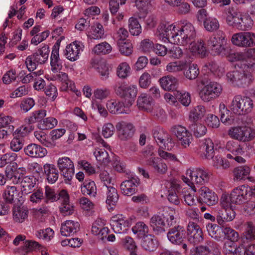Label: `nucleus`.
Wrapping results in <instances>:
<instances>
[{"label":"nucleus","instance_id":"nucleus-42","mask_svg":"<svg viewBox=\"0 0 255 255\" xmlns=\"http://www.w3.org/2000/svg\"><path fill=\"white\" fill-rule=\"evenodd\" d=\"M46 116V111L45 110L35 111L31 113L28 118L25 119L24 123L33 125V124L41 120Z\"/></svg>","mask_w":255,"mask_h":255},{"label":"nucleus","instance_id":"nucleus-27","mask_svg":"<svg viewBox=\"0 0 255 255\" xmlns=\"http://www.w3.org/2000/svg\"><path fill=\"white\" fill-rule=\"evenodd\" d=\"M200 152L201 156L203 159H210L213 157L215 154L214 145L210 139H205L204 142L200 145Z\"/></svg>","mask_w":255,"mask_h":255},{"label":"nucleus","instance_id":"nucleus-38","mask_svg":"<svg viewBox=\"0 0 255 255\" xmlns=\"http://www.w3.org/2000/svg\"><path fill=\"white\" fill-rule=\"evenodd\" d=\"M161 87L166 91L174 92L175 89V78L171 75L163 77L159 79Z\"/></svg>","mask_w":255,"mask_h":255},{"label":"nucleus","instance_id":"nucleus-19","mask_svg":"<svg viewBox=\"0 0 255 255\" xmlns=\"http://www.w3.org/2000/svg\"><path fill=\"white\" fill-rule=\"evenodd\" d=\"M24 151L26 155L32 158H42L47 153L46 148L35 143L28 144L24 148Z\"/></svg>","mask_w":255,"mask_h":255},{"label":"nucleus","instance_id":"nucleus-58","mask_svg":"<svg viewBox=\"0 0 255 255\" xmlns=\"http://www.w3.org/2000/svg\"><path fill=\"white\" fill-rule=\"evenodd\" d=\"M35 235L39 239L49 241L53 237L54 231L51 229L48 228L44 230L37 231Z\"/></svg>","mask_w":255,"mask_h":255},{"label":"nucleus","instance_id":"nucleus-34","mask_svg":"<svg viewBox=\"0 0 255 255\" xmlns=\"http://www.w3.org/2000/svg\"><path fill=\"white\" fill-rule=\"evenodd\" d=\"M43 169L48 182L51 184L55 183L59 176L58 171L55 166L53 164H45L43 166Z\"/></svg>","mask_w":255,"mask_h":255},{"label":"nucleus","instance_id":"nucleus-45","mask_svg":"<svg viewBox=\"0 0 255 255\" xmlns=\"http://www.w3.org/2000/svg\"><path fill=\"white\" fill-rule=\"evenodd\" d=\"M104 30L103 25L99 22H96L92 26V30L89 34L91 39H100L103 38Z\"/></svg>","mask_w":255,"mask_h":255},{"label":"nucleus","instance_id":"nucleus-57","mask_svg":"<svg viewBox=\"0 0 255 255\" xmlns=\"http://www.w3.org/2000/svg\"><path fill=\"white\" fill-rule=\"evenodd\" d=\"M58 124L57 120L53 117L44 119L40 123V128L43 130L50 129L55 128Z\"/></svg>","mask_w":255,"mask_h":255},{"label":"nucleus","instance_id":"nucleus-50","mask_svg":"<svg viewBox=\"0 0 255 255\" xmlns=\"http://www.w3.org/2000/svg\"><path fill=\"white\" fill-rule=\"evenodd\" d=\"M229 14L226 17V21L228 25L239 29L240 23V14L237 12H232L229 9Z\"/></svg>","mask_w":255,"mask_h":255},{"label":"nucleus","instance_id":"nucleus-49","mask_svg":"<svg viewBox=\"0 0 255 255\" xmlns=\"http://www.w3.org/2000/svg\"><path fill=\"white\" fill-rule=\"evenodd\" d=\"M17 158V154L9 152L2 154L0 157V167H3L7 164L12 165Z\"/></svg>","mask_w":255,"mask_h":255},{"label":"nucleus","instance_id":"nucleus-40","mask_svg":"<svg viewBox=\"0 0 255 255\" xmlns=\"http://www.w3.org/2000/svg\"><path fill=\"white\" fill-rule=\"evenodd\" d=\"M34 128V127L33 125L24 123V125L19 127L14 131L12 135L13 136L23 139V137L26 136L30 132L33 130Z\"/></svg>","mask_w":255,"mask_h":255},{"label":"nucleus","instance_id":"nucleus-33","mask_svg":"<svg viewBox=\"0 0 255 255\" xmlns=\"http://www.w3.org/2000/svg\"><path fill=\"white\" fill-rule=\"evenodd\" d=\"M206 113L205 107L202 105L194 107L189 113V120L191 123L199 122Z\"/></svg>","mask_w":255,"mask_h":255},{"label":"nucleus","instance_id":"nucleus-48","mask_svg":"<svg viewBox=\"0 0 255 255\" xmlns=\"http://www.w3.org/2000/svg\"><path fill=\"white\" fill-rule=\"evenodd\" d=\"M107 108L110 113L114 114H122L124 112L123 104L116 100H111L107 103Z\"/></svg>","mask_w":255,"mask_h":255},{"label":"nucleus","instance_id":"nucleus-3","mask_svg":"<svg viewBox=\"0 0 255 255\" xmlns=\"http://www.w3.org/2000/svg\"><path fill=\"white\" fill-rule=\"evenodd\" d=\"M220 204L221 208L218 212L216 219L220 225H223L225 222L232 221L235 218L236 214L227 195H222Z\"/></svg>","mask_w":255,"mask_h":255},{"label":"nucleus","instance_id":"nucleus-31","mask_svg":"<svg viewBox=\"0 0 255 255\" xmlns=\"http://www.w3.org/2000/svg\"><path fill=\"white\" fill-rule=\"evenodd\" d=\"M142 238L141 245L145 250L152 252L157 248L158 242L154 236L148 234Z\"/></svg>","mask_w":255,"mask_h":255},{"label":"nucleus","instance_id":"nucleus-47","mask_svg":"<svg viewBox=\"0 0 255 255\" xmlns=\"http://www.w3.org/2000/svg\"><path fill=\"white\" fill-rule=\"evenodd\" d=\"M178 31L183 32V35L188 39L193 38L195 35V30L193 25L190 23H187L185 25L178 24Z\"/></svg>","mask_w":255,"mask_h":255},{"label":"nucleus","instance_id":"nucleus-25","mask_svg":"<svg viewBox=\"0 0 255 255\" xmlns=\"http://www.w3.org/2000/svg\"><path fill=\"white\" fill-rule=\"evenodd\" d=\"M91 67L99 73L101 79L105 80L109 77V70L106 63L99 59H93L91 61Z\"/></svg>","mask_w":255,"mask_h":255},{"label":"nucleus","instance_id":"nucleus-62","mask_svg":"<svg viewBox=\"0 0 255 255\" xmlns=\"http://www.w3.org/2000/svg\"><path fill=\"white\" fill-rule=\"evenodd\" d=\"M205 28L210 32L217 30L219 27V23L215 18H208L204 21Z\"/></svg>","mask_w":255,"mask_h":255},{"label":"nucleus","instance_id":"nucleus-4","mask_svg":"<svg viewBox=\"0 0 255 255\" xmlns=\"http://www.w3.org/2000/svg\"><path fill=\"white\" fill-rule=\"evenodd\" d=\"M228 134L232 138L242 142L250 141L255 137V132L247 125L231 128Z\"/></svg>","mask_w":255,"mask_h":255},{"label":"nucleus","instance_id":"nucleus-54","mask_svg":"<svg viewBox=\"0 0 255 255\" xmlns=\"http://www.w3.org/2000/svg\"><path fill=\"white\" fill-rule=\"evenodd\" d=\"M130 68L127 62H122L117 67V74L119 77L125 79L130 73Z\"/></svg>","mask_w":255,"mask_h":255},{"label":"nucleus","instance_id":"nucleus-52","mask_svg":"<svg viewBox=\"0 0 255 255\" xmlns=\"http://www.w3.org/2000/svg\"><path fill=\"white\" fill-rule=\"evenodd\" d=\"M188 69L184 71L183 74L186 78L193 80L196 79L199 74V69L197 64L189 63Z\"/></svg>","mask_w":255,"mask_h":255},{"label":"nucleus","instance_id":"nucleus-17","mask_svg":"<svg viewBox=\"0 0 255 255\" xmlns=\"http://www.w3.org/2000/svg\"><path fill=\"white\" fill-rule=\"evenodd\" d=\"M116 128L119 133V136L122 140H126L132 136L134 132V128L130 124L125 122L118 123Z\"/></svg>","mask_w":255,"mask_h":255},{"label":"nucleus","instance_id":"nucleus-21","mask_svg":"<svg viewBox=\"0 0 255 255\" xmlns=\"http://www.w3.org/2000/svg\"><path fill=\"white\" fill-rule=\"evenodd\" d=\"M176 138L178 144L186 148L191 143L192 135L185 127L179 125L176 127Z\"/></svg>","mask_w":255,"mask_h":255},{"label":"nucleus","instance_id":"nucleus-9","mask_svg":"<svg viewBox=\"0 0 255 255\" xmlns=\"http://www.w3.org/2000/svg\"><path fill=\"white\" fill-rule=\"evenodd\" d=\"M110 224L115 233L125 234L131 225V220L122 214H118L112 217Z\"/></svg>","mask_w":255,"mask_h":255},{"label":"nucleus","instance_id":"nucleus-60","mask_svg":"<svg viewBox=\"0 0 255 255\" xmlns=\"http://www.w3.org/2000/svg\"><path fill=\"white\" fill-rule=\"evenodd\" d=\"M96 159L100 162L107 163L109 161L108 153L104 149L101 148L96 149L94 152Z\"/></svg>","mask_w":255,"mask_h":255},{"label":"nucleus","instance_id":"nucleus-61","mask_svg":"<svg viewBox=\"0 0 255 255\" xmlns=\"http://www.w3.org/2000/svg\"><path fill=\"white\" fill-rule=\"evenodd\" d=\"M34 135L37 140L46 147H52L53 143L48 138L47 135L42 131H35Z\"/></svg>","mask_w":255,"mask_h":255},{"label":"nucleus","instance_id":"nucleus-5","mask_svg":"<svg viewBox=\"0 0 255 255\" xmlns=\"http://www.w3.org/2000/svg\"><path fill=\"white\" fill-rule=\"evenodd\" d=\"M175 25L171 24L168 25L161 23L158 26L154 35L160 40L164 42H169L171 44H175Z\"/></svg>","mask_w":255,"mask_h":255},{"label":"nucleus","instance_id":"nucleus-6","mask_svg":"<svg viewBox=\"0 0 255 255\" xmlns=\"http://www.w3.org/2000/svg\"><path fill=\"white\" fill-rule=\"evenodd\" d=\"M22 162H24L23 159L21 162H19L18 164L14 162L12 165H8L5 169V176L14 184H18L21 179L20 176H22L26 173V169L23 166V164L21 163Z\"/></svg>","mask_w":255,"mask_h":255},{"label":"nucleus","instance_id":"nucleus-14","mask_svg":"<svg viewBox=\"0 0 255 255\" xmlns=\"http://www.w3.org/2000/svg\"><path fill=\"white\" fill-rule=\"evenodd\" d=\"M60 196L59 200L61 203L59 211L62 216H66L72 215L74 211V207L72 203L69 202V197L67 191L62 190L59 192Z\"/></svg>","mask_w":255,"mask_h":255},{"label":"nucleus","instance_id":"nucleus-2","mask_svg":"<svg viewBox=\"0 0 255 255\" xmlns=\"http://www.w3.org/2000/svg\"><path fill=\"white\" fill-rule=\"evenodd\" d=\"M253 106V102L250 98L238 95L234 98L231 109L235 114L245 115L252 111Z\"/></svg>","mask_w":255,"mask_h":255},{"label":"nucleus","instance_id":"nucleus-32","mask_svg":"<svg viewBox=\"0 0 255 255\" xmlns=\"http://www.w3.org/2000/svg\"><path fill=\"white\" fill-rule=\"evenodd\" d=\"M28 210L23 206H14L12 210L13 220L16 222L22 223L28 217Z\"/></svg>","mask_w":255,"mask_h":255},{"label":"nucleus","instance_id":"nucleus-37","mask_svg":"<svg viewBox=\"0 0 255 255\" xmlns=\"http://www.w3.org/2000/svg\"><path fill=\"white\" fill-rule=\"evenodd\" d=\"M82 194L95 197L97 194V187L95 183L91 180H86L81 187Z\"/></svg>","mask_w":255,"mask_h":255},{"label":"nucleus","instance_id":"nucleus-12","mask_svg":"<svg viewBox=\"0 0 255 255\" xmlns=\"http://www.w3.org/2000/svg\"><path fill=\"white\" fill-rule=\"evenodd\" d=\"M84 45L78 41H75L67 45L64 55L70 61H75L79 58L80 54L83 51Z\"/></svg>","mask_w":255,"mask_h":255},{"label":"nucleus","instance_id":"nucleus-29","mask_svg":"<svg viewBox=\"0 0 255 255\" xmlns=\"http://www.w3.org/2000/svg\"><path fill=\"white\" fill-rule=\"evenodd\" d=\"M190 176L192 182L200 184H203L208 182L210 178L209 173L201 168H197L195 171H191Z\"/></svg>","mask_w":255,"mask_h":255},{"label":"nucleus","instance_id":"nucleus-8","mask_svg":"<svg viewBox=\"0 0 255 255\" xmlns=\"http://www.w3.org/2000/svg\"><path fill=\"white\" fill-rule=\"evenodd\" d=\"M221 86L217 82L204 86L200 92V97L205 102H209L218 97L222 92Z\"/></svg>","mask_w":255,"mask_h":255},{"label":"nucleus","instance_id":"nucleus-51","mask_svg":"<svg viewBox=\"0 0 255 255\" xmlns=\"http://www.w3.org/2000/svg\"><path fill=\"white\" fill-rule=\"evenodd\" d=\"M112 50V46L105 41L96 45L92 51L97 54H107L110 53Z\"/></svg>","mask_w":255,"mask_h":255},{"label":"nucleus","instance_id":"nucleus-7","mask_svg":"<svg viewBox=\"0 0 255 255\" xmlns=\"http://www.w3.org/2000/svg\"><path fill=\"white\" fill-rule=\"evenodd\" d=\"M57 165L64 180L70 181L75 172L74 164L72 160L66 156L60 157L57 160Z\"/></svg>","mask_w":255,"mask_h":255},{"label":"nucleus","instance_id":"nucleus-64","mask_svg":"<svg viewBox=\"0 0 255 255\" xmlns=\"http://www.w3.org/2000/svg\"><path fill=\"white\" fill-rule=\"evenodd\" d=\"M24 143L23 139L13 136V138L10 143V148L13 151L18 152L22 148Z\"/></svg>","mask_w":255,"mask_h":255},{"label":"nucleus","instance_id":"nucleus-39","mask_svg":"<svg viewBox=\"0 0 255 255\" xmlns=\"http://www.w3.org/2000/svg\"><path fill=\"white\" fill-rule=\"evenodd\" d=\"M49 49L47 45L43 46L38 49L32 55L35 59L36 62L39 64L44 63L48 59L49 56Z\"/></svg>","mask_w":255,"mask_h":255},{"label":"nucleus","instance_id":"nucleus-56","mask_svg":"<svg viewBox=\"0 0 255 255\" xmlns=\"http://www.w3.org/2000/svg\"><path fill=\"white\" fill-rule=\"evenodd\" d=\"M45 202L47 203L49 201L51 202L56 201L59 200L60 196L59 193L57 194L53 189L48 186H46L45 187V194H44Z\"/></svg>","mask_w":255,"mask_h":255},{"label":"nucleus","instance_id":"nucleus-46","mask_svg":"<svg viewBox=\"0 0 255 255\" xmlns=\"http://www.w3.org/2000/svg\"><path fill=\"white\" fill-rule=\"evenodd\" d=\"M18 194L17 188L14 186L6 187L3 194L4 200L8 203H12Z\"/></svg>","mask_w":255,"mask_h":255},{"label":"nucleus","instance_id":"nucleus-26","mask_svg":"<svg viewBox=\"0 0 255 255\" xmlns=\"http://www.w3.org/2000/svg\"><path fill=\"white\" fill-rule=\"evenodd\" d=\"M103 190L106 193V202L113 210V206H115L119 201V196L117 190L112 186H103Z\"/></svg>","mask_w":255,"mask_h":255},{"label":"nucleus","instance_id":"nucleus-28","mask_svg":"<svg viewBox=\"0 0 255 255\" xmlns=\"http://www.w3.org/2000/svg\"><path fill=\"white\" fill-rule=\"evenodd\" d=\"M21 192L23 195H27L31 192L36 185V179L32 176H25L20 180Z\"/></svg>","mask_w":255,"mask_h":255},{"label":"nucleus","instance_id":"nucleus-44","mask_svg":"<svg viewBox=\"0 0 255 255\" xmlns=\"http://www.w3.org/2000/svg\"><path fill=\"white\" fill-rule=\"evenodd\" d=\"M189 128L196 137H200L205 135L207 130L205 126L199 122L191 123Z\"/></svg>","mask_w":255,"mask_h":255},{"label":"nucleus","instance_id":"nucleus-23","mask_svg":"<svg viewBox=\"0 0 255 255\" xmlns=\"http://www.w3.org/2000/svg\"><path fill=\"white\" fill-rule=\"evenodd\" d=\"M150 225L156 234L165 231V217L162 214H155L150 220Z\"/></svg>","mask_w":255,"mask_h":255},{"label":"nucleus","instance_id":"nucleus-16","mask_svg":"<svg viewBox=\"0 0 255 255\" xmlns=\"http://www.w3.org/2000/svg\"><path fill=\"white\" fill-rule=\"evenodd\" d=\"M60 41H57L52 47V50L50 56V65L51 70L54 73L60 71L62 68V62L60 59L59 50Z\"/></svg>","mask_w":255,"mask_h":255},{"label":"nucleus","instance_id":"nucleus-53","mask_svg":"<svg viewBox=\"0 0 255 255\" xmlns=\"http://www.w3.org/2000/svg\"><path fill=\"white\" fill-rule=\"evenodd\" d=\"M149 164L152 165L156 171L160 173H165L167 169L166 164L158 157L152 158L149 161Z\"/></svg>","mask_w":255,"mask_h":255},{"label":"nucleus","instance_id":"nucleus-10","mask_svg":"<svg viewBox=\"0 0 255 255\" xmlns=\"http://www.w3.org/2000/svg\"><path fill=\"white\" fill-rule=\"evenodd\" d=\"M232 42L238 46L252 47L255 44V34L249 32L236 33L232 36Z\"/></svg>","mask_w":255,"mask_h":255},{"label":"nucleus","instance_id":"nucleus-20","mask_svg":"<svg viewBox=\"0 0 255 255\" xmlns=\"http://www.w3.org/2000/svg\"><path fill=\"white\" fill-rule=\"evenodd\" d=\"M134 3L140 18L145 17L152 9V0H130Z\"/></svg>","mask_w":255,"mask_h":255},{"label":"nucleus","instance_id":"nucleus-11","mask_svg":"<svg viewBox=\"0 0 255 255\" xmlns=\"http://www.w3.org/2000/svg\"><path fill=\"white\" fill-rule=\"evenodd\" d=\"M187 235L185 226L180 225L176 227V254H186L187 250Z\"/></svg>","mask_w":255,"mask_h":255},{"label":"nucleus","instance_id":"nucleus-41","mask_svg":"<svg viewBox=\"0 0 255 255\" xmlns=\"http://www.w3.org/2000/svg\"><path fill=\"white\" fill-rule=\"evenodd\" d=\"M133 233L138 238H142L148 233V226L143 222H138L132 228Z\"/></svg>","mask_w":255,"mask_h":255},{"label":"nucleus","instance_id":"nucleus-36","mask_svg":"<svg viewBox=\"0 0 255 255\" xmlns=\"http://www.w3.org/2000/svg\"><path fill=\"white\" fill-rule=\"evenodd\" d=\"M152 99L146 94H142L138 97L137 101V105L139 108L151 112L152 110Z\"/></svg>","mask_w":255,"mask_h":255},{"label":"nucleus","instance_id":"nucleus-43","mask_svg":"<svg viewBox=\"0 0 255 255\" xmlns=\"http://www.w3.org/2000/svg\"><path fill=\"white\" fill-rule=\"evenodd\" d=\"M128 30L132 35L137 36L141 33V26L136 18L131 17L128 19Z\"/></svg>","mask_w":255,"mask_h":255},{"label":"nucleus","instance_id":"nucleus-18","mask_svg":"<svg viewBox=\"0 0 255 255\" xmlns=\"http://www.w3.org/2000/svg\"><path fill=\"white\" fill-rule=\"evenodd\" d=\"M189 240L194 244H198L203 240V232L200 226L194 222H190L188 226Z\"/></svg>","mask_w":255,"mask_h":255},{"label":"nucleus","instance_id":"nucleus-35","mask_svg":"<svg viewBox=\"0 0 255 255\" xmlns=\"http://www.w3.org/2000/svg\"><path fill=\"white\" fill-rule=\"evenodd\" d=\"M206 229L209 236L217 241L224 237V230L216 224L209 223L206 226Z\"/></svg>","mask_w":255,"mask_h":255},{"label":"nucleus","instance_id":"nucleus-63","mask_svg":"<svg viewBox=\"0 0 255 255\" xmlns=\"http://www.w3.org/2000/svg\"><path fill=\"white\" fill-rule=\"evenodd\" d=\"M211 50L215 55H221L226 56H228L230 51V48L228 47H225L223 43H220V44L216 45Z\"/></svg>","mask_w":255,"mask_h":255},{"label":"nucleus","instance_id":"nucleus-55","mask_svg":"<svg viewBox=\"0 0 255 255\" xmlns=\"http://www.w3.org/2000/svg\"><path fill=\"white\" fill-rule=\"evenodd\" d=\"M119 49L121 54L128 56L132 53V45L129 40L117 43Z\"/></svg>","mask_w":255,"mask_h":255},{"label":"nucleus","instance_id":"nucleus-30","mask_svg":"<svg viewBox=\"0 0 255 255\" xmlns=\"http://www.w3.org/2000/svg\"><path fill=\"white\" fill-rule=\"evenodd\" d=\"M227 76L231 81L241 85L246 84L249 80L248 75L245 73V71L242 69L229 72Z\"/></svg>","mask_w":255,"mask_h":255},{"label":"nucleus","instance_id":"nucleus-13","mask_svg":"<svg viewBox=\"0 0 255 255\" xmlns=\"http://www.w3.org/2000/svg\"><path fill=\"white\" fill-rule=\"evenodd\" d=\"M252 189L250 187L245 185L235 188L230 194L229 198V202L236 204H241L247 200L248 192Z\"/></svg>","mask_w":255,"mask_h":255},{"label":"nucleus","instance_id":"nucleus-59","mask_svg":"<svg viewBox=\"0 0 255 255\" xmlns=\"http://www.w3.org/2000/svg\"><path fill=\"white\" fill-rule=\"evenodd\" d=\"M176 100L182 105L187 107L191 103L190 94L188 92H182L176 90Z\"/></svg>","mask_w":255,"mask_h":255},{"label":"nucleus","instance_id":"nucleus-24","mask_svg":"<svg viewBox=\"0 0 255 255\" xmlns=\"http://www.w3.org/2000/svg\"><path fill=\"white\" fill-rule=\"evenodd\" d=\"M80 230V224L77 222L72 220H67L62 223L60 232L61 234L65 237L74 235Z\"/></svg>","mask_w":255,"mask_h":255},{"label":"nucleus","instance_id":"nucleus-22","mask_svg":"<svg viewBox=\"0 0 255 255\" xmlns=\"http://www.w3.org/2000/svg\"><path fill=\"white\" fill-rule=\"evenodd\" d=\"M139 184V180L137 178H131L129 180L123 181L121 184V190L125 195L131 196L136 191L137 186Z\"/></svg>","mask_w":255,"mask_h":255},{"label":"nucleus","instance_id":"nucleus-1","mask_svg":"<svg viewBox=\"0 0 255 255\" xmlns=\"http://www.w3.org/2000/svg\"><path fill=\"white\" fill-rule=\"evenodd\" d=\"M115 93L123 98L127 102V106H131L134 101L137 93V87L134 85H128L126 82H117L114 86Z\"/></svg>","mask_w":255,"mask_h":255},{"label":"nucleus","instance_id":"nucleus-15","mask_svg":"<svg viewBox=\"0 0 255 255\" xmlns=\"http://www.w3.org/2000/svg\"><path fill=\"white\" fill-rule=\"evenodd\" d=\"M199 193L200 202L209 206L215 205L218 201L217 195L207 187H202L199 190Z\"/></svg>","mask_w":255,"mask_h":255}]
</instances>
